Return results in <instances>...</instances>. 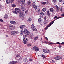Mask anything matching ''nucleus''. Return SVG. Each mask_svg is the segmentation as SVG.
Returning a JSON list of instances; mask_svg holds the SVG:
<instances>
[{"instance_id": "f257e3e1", "label": "nucleus", "mask_w": 64, "mask_h": 64, "mask_svg": "<svg viewBox=\"0 0 64 64\" xmlns=\"http://www.w3.org/2000/svg\"><path fill=\"white\" fill-rule=\"evenodd\" d=\"M18 33L19 32L17 31H12L11 32V34L12 35H15Z\"/></svg>"}, {"instance_id": "f03ea898", "label": "nucleus", "mask_w": 64, "mask_h": 64, "mask_svg": "<svg viewBox=\"0 0 64 64\" xmlns=\"http://www.w3.org/2000/svg\"><path fill=\"white\" fill-rule=\"evenodd\" d=\"M31 27L32 30L33 31H37V29H36V28H35V26L34 25H32L31 26Z\"/></svg>"}, {"instance_id": "7ed1b4c3", "label": "nucleus", "mask_w": 64, "mask_h": 64, "mask_svg": "<svg viewBox=\"0 0 64 64\" xmlns=\"http://www.w3.org/2000/svg\"><path fill=\"white\" fill-rule=\"evenodd\" d=\"M24 41V43L26 44L28 42V39L26 38H24L23 39Z\"/></svg>"}, {"instance_id": "20e7f679", "label": "nucleus", "mask_w": 64, "mask_h": 64, "mask_svg": "<svg viewBox=\"0 0 64 64\" xmlns=\"http://www.w3.org/2000/svg\"><path fill=\"white\" fill-rule=\"evenodd\" d=\"M33 49L36 52L39 51V48L36 46H34L33 47Z\"/></svg>"}, {"instance_id": "39448f33", "label": "nucleus", "mask_w": 64, "mask_h": 64, "mask_svg": "<svg viewBox=\"0 0 64 64\" xmlns=\"http://www.w3.org/2000/svg\"><path fill=\"white\" fill-rule=\"evenodd\" d=\"M18 63V62L16 61L14 62L13 61L10 62H9L8 64H16V63Z\"/></svg>"}, {"instance_id": "423d86ee", "label": "nucleus", "mask_w": 64, "mask_h": 64, "mask_svg": "<svg viewBox=\"0 0 64 64\" xmlns=\"http://www.w3.org/2000/svg\"><path fill=\"white\" fill-rule=\"evenodd\" d=\"M20 35H22H22H23V34H25L24 31L23 30H20Z\"/></svg>"}, {"instance_id": "0eeeda50", "label": "nucleus", "mask_w": 64, "mask_h": 64, "mask_svg": "<svg viewBox=\"0 0 64 64\" xmlns=\"http://www.w3.org/2000/svg\"><path fill=\"white\" fill-rule=\"evenodd\" d=\"M8 28L10 29H11V30H12L13 29V26L12 25L10 24L8 26Z\"/></svg>"}, {"instance_id": "6e6552de", "label": "nucleus", "mask_w": 64, "mask_h": 64, "mask_svg": "<svg viewBox=\"0 0 64 64\" xmlns=\"http://www.w3.org/2000/svg\"><path fill=\"white\" fill-rule=\"evenodd\" d=\"M20 18L21 17H23L24 16V15H23V13L22 12H21L20 13Z\"/></svg>"}, {"instance_id": "1a4fd4ad", "label": "nucleus", "mask_w": 64, "mask_h": 64, "mask_svg": "<svg viewBox=\"0 0 64 64\" xmlns=\"http://www.w3.org/2000/svg\"><path fill=\"white\" fill-rule=\"evenodd\" d=\"M56 10L58 11H59V9H60V7L56 5Z\"/></svg>"}, {"instance_id": "9d476101", "label": "nucleus", "mask_w": 64, "mask_h": 64, "mask_svg": "<svg viewBox=\"0 0 64 64\" xmlns=\"http://www.w3.org/2000/svg\"><path fill=\"white\" fill-rule=\"evenodd\" d=\"M10 23L12 24H16V22L15 21L12 20L10 22Z\"/></svg>"}, {"instance_id": "9b49d317", "label": "nucleus", "mask_w": 64, "mask_h": 64, "mask_svg": "<svg viewBox=\"0 0 64 64\" xmlns=\"http://www.w3.org/2000/svg\"><path fill=\"white\" fill-rule=\"evenodd\" d=\"M43 23L44 24H47L48 23V20H44V21Z\"/></svg>"}, {"instance_id": "f8f14e48", "label": "nucleus", "mask_w": 64, "mask_h": 64, "mask_svg": "<svg viewBox=\"0 0 64 64\" xmlns=\"http://www.w3.org/2000/svg\"><path fill=\"white\" fill-rule=\"evenodd\" d=\"M50 12H53L54 11V8H50Z\"/></svg>"}, {"instance_id": "ddd939ff", "label": "nucleus", "mask_w": 64, "mask_h": 64, "mask_svg": "<svg viewBox=\"0 0 64 64\" xmlns=\"http://www.w3.org/2000/svg\"><path fill=\"white\" fill-rule=\"evenodd\" d=\"M24 27H25V26L24 25H22L20 26V29H22L23 30L24 28Z\"/></svg>"}, {"instance_id": "4468645a", "label": "nucleus", "mask_w": 64, "mask_h": 64, "mask_svg": "<svg viewBox=\"0 0 64 64\" xmlns=\"http://www.w3.org/2000/svg\"><path fill=\"white\" fill-rule=\"evenodd\" d=\"M34 37V36H33V34H30V38H33Z\"/></svg>"}, {"instance_id": "2eb2a0df", "label": "nucleus", "mask_w": 64, "mask_h": 64, "mask_svg": "<svg viewBox=\"0 0 64 64\" xmlns=\"http://www.w3.org/2000/svg\"><path fill=\"white\" fill-rule=\"evenodd\" d=\"M57 16H56L54 17V19H56V18H57V19H59V18H62V17L60 16L58 17Z\"/></svg>"}, {"instance_id": "dca6fc26", "label": "nucleus", "mask_w": 64, "mask_h": 64, "mask_svg": "<svg viewBox=\"0 0 64 64\" xmlns=\"http://www.w3.org/2000/svg\"><path fill=\"white\" fill-rule=\"evenodd\" d=\"M16 11L17 12H19L20 11V9L18 8H15Z\"/></svg>"}, {"instance_id": "f3484780", "label": "nucleus", "mask_w": 64, "mask_h": 64, "mask_svg": "<svg viewBox=\"0 0 64 64\" xmlns=\"http://www.w3.org/2000/svg\"><path fill=\"white\" fill-rule=\"evenodd\" d=\"M58 60H60L62 58V57L61 56H58Z\"/></svg>"}, {"instance_id": "a211bd4d", "label": "nucleus", "mask_w": 64, "mask_h": 64, "mask_svg": "<svg viewBox=\"0 0 64 64\" xmlns=\"http://www.w3.org/2000/svg\"><path fill=\"white\" fill-rule=\"evenodd\" d=\"M4 18L6 19L8 18V15L6 14H5L4 16Z\"/></svg>"}, {"instance_id": "6ab92c4d", "label": "nucleus", "mask_w": 64, "mask_h": 64, "mask_svg": "<svg viewBox=\"0 0 64 64\" xmlns=\"http://www.w3.org/2000/svg\"><path fill=\"white\" fill-rule=\"evenodd\" d=\"M10 0H6V3L7 4H9L10 3Z\"/></svg>"}, {"instance_id": "aec40b11", "label": "nucleus", "mask_w": 64, "mask_h": 64, "mask_svg": "<svg viewBox=\"0 0 64 64\" xmlns=\"http://www.w3.org/2000/svg\"><path fill=\"white\" fill-rule=\"evenodd\" d=\"M50 53V50L46 49V53Z\"/></svg>"}, {"instance_id": "412c9836", "label": "nucleus", "mask_w": 64, "mask_h": 64, "mask_svg": "<svg viewBox=\"0 0 64 64\" xmlns=\"http://www.w3.org/2000/svg\"><path fill=\"white\" fill-rule=\"evenodd\" d=\"M50 62L51 63H55V61L54 60H51L50 61Z\"/></svg>"}, {"instance_id": "4be33fe9", "label": "nucleus", "mask_w": 64, "mask_h": 64, "mask_svg": "<svg viewBox=\"0 0 64 64\" xmlns=\"http://www.w3.org/2000/svg\"><path fill=\"white\" fill-rule=\"evenodd\" d=\"M21 9H22V10L23 11H25V8L24 7H23L22 8H20Z\"/></svg>"}, {"instance_id": "5701e85b", "label": "nucleus", "mask_w": 64, "mask_h": 64, "mask_svg": "<svg viewBox=\"0 0 64 64\" xmlns=\"http://www.w3.org/2000/svg\"><path fill=\"white\" fill-rule=\"evenodd\" d=\"M32 21V20L31 18H29L28 20V22H31Z\"/></svg>"}, {"instance_id": "b1692460", "label": "nucleus", "mask_w": 64, "mask_h": 64, "mask_svg": "<svg viewBox=\"0 0 64 64\" xmlns=\"http://www.w3.org/2000/svg\"><path fill=\"white\" fill-rule=\"evenodd\" d=\"M36 6V4L35 3V2H33L32 3V6L33 7H34V6Z\"/></svg>"}, {"instance_id": "393cba45", "label": "nucleus", "mask_w": 64, "mask_h": 64, "mask_svg": "<svg viewBox=\"0 0 64 64\" xmlns=\"http://www.w3.org/2000/svg\"><path fill=\"white\" fill-rule=\"evenodd\" d=\"M25 34L27 35H29V34H30V32H29L28 31L27 32H26Z\"/></svg>"}, {"instance_id": "a878e982", "label": "nucleus", "mask_w": 64, "mask_h": 64, "mask_svg": "<svg viewBox=\"0 0 64 64\" xmlns=\"http://www.w3.org/2000/svg\"><path fill=\"white\" fill-rule=\"evenodd\" d=\"M42 10L43 12H45L46 10V8H44L42 9Z\"/></svg>"}, {"instance_id": "bb28decb", "label": "nucleus", "mask_w": 64, "mask_h": 64, "mask_svg": "<svg viewBox=\"0 0 64 64\" xmlns=\"http://www.w3.org/2000/svg\"><path fill=\"white\" fill-rule=\"evenodd\" d=\"M33 7L34 8V9H35V10H36V9H37V8L36 6H33Z\"/></svg>"}, {"instance_id": "cd10ccee", "label": "nucleus", "mask_w": 64, "mask_h": 64, "mask_svg": "<svg viewBox=\"0 0 64 64\" xmlns=\"http://www.w3.org/2000/svg\"><path fill=\"white\" fill-rule=\"evenodd\" d=\"M47 49H44L43 50V51L44 53H46V51Z\"/></svg>"}, {"instance_id": "c85d7f7f", "label": "nucleus", "mask_w": 64, "mask_h": 64, "mask_svg": "<svg viewBox=\"0 0 64 64\" xmlns=\"http://www.w3.org/2000/svg\"><path fill=\"white\" fill-rule=\"evenodd\" d=\"M31 2L30 1V0H29L27 4H28V5H30L31 3Z\"/></svg>"}, {"instance_id": "c756f323", "label": "nucleus", "mask_w": 64, "mask_h": 64, "mask_svg": "<svg viewBox=\"0 0 64 64\" xmlns=\"http://www.w3.org/2000/svg\"><path fill=\"white\" fill-rule=\"evenodd\" d=\"M12 7L14 8V7H16V5L15 4H13L12 5Z\"/></svg>"}, {"instance_id": "7c9ffc66", "label": "nucleus", "mask_w": 64, "mask_h": 64, "mask_svg": "<svg viewBox=\"0 0 64 64\" xmlns=\"http://www.w3.org/2000/svg\"><path fill=\"white\" fill-rule=\"evenodd\" d=\"M54 21H52V22H51L50 23V25H52V24H53V23H54Z\"/></svg>"}, {"instance_id": "2f4dec72", "label": "nucleus", "mask_w": 64, "mask_h": 64, "mask_svg": "<svg viewBox=\"0 0 64 64\" xmlns=\"http://www.w3.org/2000/svg\"><path fill=\"white\" fill-rule=\"evenodd\" d=\"M16 56L17 57H19L20 56V54H17L16 55Z\"/></svg>"}, {"instance_id": "473e14b6", "label": "nucleus", "mask_w": 64, "mask_h": 64, "mask_svg": "<svg viewBox=\"0 0 64 64\" xmlns=\"http://www.w3.org/2000/svg\"><path fill=\"white\" fill-rule=\"evenodd\" d=\"M38 22H41L42 20L41 18H40L38 19Z\"/></svg>"}, {"instance_id": "72a5a7b5", "label": "nucleus", "mask_w": 64, "mask_h": 64, "mask_svg": "<svg viewBox=\"0 0 64 64\" xmlns=\"http://www.w3.org/2000/svg\"><path fill=\"white\" fill-rule=\"evenodd\" d=\"M28 30H27V29H25L24 30V33H26V32H28Z\"/></svg>"}, {"instance_id": "f704fd0d", "label": "nucleus", "mask_w": 64, "mask_h": 64, "mask_svg": "<svg viewBox=\"0 0 64 64\" xmlns=\"http://www.w3.org/2000/svg\"><path fill=\"white\" fill-rule=\"evenodd\" d=\"M54 59H55V60H58V56L54 57Z\"/></svg>"}, {"instance_id": "c9c22d12", "label": "nucleus", "mask_w": 64, "mask_h": 64, "mask_svg": "<svg viewBox=\"0 0 64 64\" xmlns=\"http://www.w3.org/2000/svg\"><path fill=\"white\" fill-rule=\"evenodd\" d=\"M38 39V37L36 36L34 38V40H37Z\"/></svg>"}, {"instance_id": "e433bc0d", "label": "nucleus", "mask_w": 64, "mask_h": 64, "mask_svg": "<svg viewBox=\"0 0 64 64\" xmlns=\"http://www.w3.org/2000/svg\"><path fill=\"white\" fill-rule=\"evenodd\" d=\"M47 13L48 15V16H50V14L49 13V11H47Z\"/></svg>"}, {"instance_id": "4c0bfd02", "label": "nucleus", "mask_w": 64, "mask_h": 64, "mask_svg": "<svg viewBox=\"0 0 64 64\" xmlns=\"http://www.w3.org/2000/svg\"><path fill=\"white\" fill-rule=\"evenodd\" d=\"M13 12V13H14V14H17L16 11H14Z\"/></svg>"}, {"instance_id": "58836bf2", "label": "nucleus", "mask_w": 64, "mask_h": 64, "mask_svg": "<svg viewBox=\"0 0 64 64\" xmlns=\"http://www.w3.org/2000/svg\"><path fill=\"white\" fill-rule=\"evenodd\" d=\"M40 14L41 15H42V16L44 15V13L42 12H41Z\"/></svg>"}, {"instance_id": "ea45409f", "label": "nucleus", "mask_w": 64, "mask_h": 64, "mask_svg": "<svg viewBox=\"0 0 64 64\" xmlns=\"http://www.w3.org/2000/svg\"><path fill=\"white\" fill-rule=\"evenodd\" d=\"M42 57H43V58H46V57L45 56V55L44 54H42Z\"/></svg>"}, {"instance_id": "a19ab883", "label": "nucleus", "mask_w": 64, "mask_h": 64, "mask_svg": "<svg viewBox=\"0 0 64 64\" xmlns=\"http://www.w3.org/2000/svg\"><path fill=\"white\" fill-rule=\"evenodd\" d=\"M57 1L56 0H52V2L54 3H56Z\"/></svg>"}, {"instance_id": "79ce46f5", "label": "nucleus", "mask_w": 64, "mask_h": 64, "mask_svg": "<svg viewBox=\"0 0 64 64\" xmlns=\"http://www.w3.org/2000/svg\"><path fill=\"white\" fill-rule=\"evenodd\" d=\"M26 0H22V3H24L25 2Z\"/></svg>"}, {"instance_id": "37998d69", "label": "nucleus", "mask_w": 64, "mask_h": 64, "mask_svg": "<svg viewBox=\"0 0 64 64\" xmlns=\"http://www.w3.org/2000/svg\"><path fill=\"white\" fill-rule=\"evenodd\" d=\"M46 4V2H42V4L43 5H45Z\"/></svg>"}, {"instance_id": "c03bdc74", "label": "nucleus", "mask_w": 64, "mask_h": 64, "mask_svg": "<svg viewBox=\"0 0 64 64\" xmlns=\"http://www.w3.org/2000/svg\"><path fill=\"white\" fill-rule=\"evenodd\" d=\"M18 1L19 2V3H21L22 2V0H18Z\"/></svg>"}, {"instance_id": "a18cd8bd", "label": "nucleus", "mask_w": 64, "mask_h": 64, "mask_svg": "<svg viewBox=\"0 0 64 64\" xmlns=\"http://www.w3.org/2000/svg\"><path fill=\"white\" fill-rule=\"evenodd\" d=\"M27 35L26 34L24 35H23V36L24 37H27Z\"/></svg>"}, {"instance_id": "49530a36", "label": "nucleus", "mask_w": 64, "mask_h": 64, "mask_svg": "<svg viewBox=\"0 0 64 64\" xmlns=\"http://www.w3.org/2000/svg\"><path fill=\"white\" fill-rule=\"evenodd\" d=\"M37 12H40V9H38L37 10Z\"/></svg>"}, {"instance_id": "de8ad7c7", "label": "nucleus", "mask_w": 64, "mask_h": 64, "mask_svg": "<svg viewBox=\"0 0 64 64\" xmlns=\"http://www.w3.org/2000/svg\"><path fill=\"white\" fill-rule=\"evenodd\" d=\"M0 21L1 22H3V20H2V19H1L0 20Z\"/></svg>"}, {"instance_id": "09e8293b", "label": "nucleus", "mask_w": 64, "mask_h": 64, "mask_svg": "<svg viewBox=\"0 0 64 64\" xmlns=\"http://www.w3.org/2000/svg\"><path fill=\"white\" fill-rule=\"evenodd\" d=\"M51 24H50L48 25L47 26L48 27H50V26H51Z\"/></svg>"}, {"instance_id": "8fccbe9b", "label": "nucleus", "mask_w": 64, "mask_h": 64, "mask_svg": "<svg viewBox=\"0 0 64 64\" xmlns=\"http://www.w3.org/2000/svg\"><path fill=\"white\" fill-rule=\"evenodd\" d=\"M48 43H49V44H53V43L52 42H48Z\"/></svg>"}, {"instance_id": "3c124183", "label": "nucleus", "mask_w": 64, "mask_h": 64, "mask_svg": "<svg viewBox=\"0 0 64 64\" xmlns=\"http://www.w3.org/2000/svg\"><path fill=\"white\" fill-rule=\"evenodd\" d=\"M60 45H63L64 44V42H62L60 44Z\"/></svg>"}, {"instance_id": "603ef678", "label": "nucleus", "mask_w": 64, "mask_h": 64, "mask_svg": "<svg viewBox=\"0 0 64 64\" xmlns=\"http://www.w3.org/2000/svg\"><path fill=\"white\" fill-rule=\"evenodd\" d=\"M60 11H62V8L61 7L60 8Z\"/></svg>"}, {"instance_id": "864d4df0", "label": "nucleus", "mask_w": 64, "mask_h": 64, "mask_svg": "<svg viewBox=\"0 0 64 64\" xmlns=\"http://www.w3.org/2000/svg\"><path fill=\"white\" fill-rule=\"evenodd\" d=\"M28 46H29V47L30 46H31V44H28Z\"/></svg>"}, {"instance_id": "5fc2aeb1", "label": "nucleus", "mask_w": 64, "mask_h": 64, "mask_svg": "<svg viewBox=\"0 0 64 64\" xmlns=\"http://www.w3.org/2000/svg\"><path fill=\"white\" fill-rule=\"evenodd\" d=\"M56 44H61V43H60V42H57L56 43Z\"/></svg>"}, {"instance_id": "6e6d98bb", "label": "nucleus", "mask_w": 64, "mask_h": 64, "mask_svg": "<svg viewBox=\"0 0 64 64\" xmlns=\"http://www.w3.org/2000/svg\"><path fill=\"white\" fill-rule=\"evenodd\" d=\"M64 16V13L62 14H61V16Z\"/></svg>"}, {"instance_id": "4d7b16f0", "label": "nucleus", "mask_w": 64, "mask_h": 64, "mask_svg": "<svg viewBox=\"0 0 64 64\" xmlns=\"http://www.w3.org/2000/svg\"><path fill=\"white\" fill-rule=\"evenodd\" d=\"M29 61H32V60L31 59H30L29 60Z\"/></svg>"}, {"instance_id": "13d9d810", "label": "nucleus", "mask_w": 64, "mask_h": 64, "mask_svg": "<svg viewBox=\"0 0 64 64\" xmlns=\"http://www.w3.org/2000/svg\"><path fill=\"white\" fill-rule=\"evenodd\" d=\"M44 20H46V17H44Z\"/></svg>"}, {"instance_id": "bf43d9fd", "label": "nucleus", "mask_w": 64, "mask_h": 64, "mask_svg": "<svg viewBox=\"0 0 64 64\" xmlns=\"http://www.w3.org/2000/svg\"><path fill=\"white\" fill-rule=\"evenodd\" d=\"M48 26H47L45 28V29L46 30H47V29H48Z\"/></svg>"}, {"instance_id": "052dcab7", "label": "nucleus", "mask_w": 64, "mask_h": 64, "mask_svg": "<svg viewBox=\"0 0 64 64\" xmlns=\"http://www.w3.org/2000/svg\"><path fill=\"white\" fill-rule=\"evenodd\" d=\"M27 12H28V11L26 10L25 11V13H27Z\"/></svg>"}, {"instance_id": "680f3d73", "label": "nucleus", "mask_w": 64, "mask_h": 64, "mask_svg": "<svg viewBox=\"0 0 64 64\" xmlns=\"http://www.w3.org/2000/svg\"><path fill=\"white\" fill-rule=\"evenodd\" d=\"M45 38H46V40H48V38H47V37H46Z\"/></svg>"}, {"instance_id": "e2e57ef3", "label": "nucleus", "mask_w": 64, "mask_h": 64, "mask_svg": "<svg viewBox=\"0 0 64 64\" xmlns=\"http://www.w3.org/2000/svg\"><path fill=\"white\" fill-rule=\"evenodd\" d=\"M62 47V46L60 45H59V48H61Z\"/></svg>"}, {"instance_id": "0e129e2a", "label": "nucleus", "mask_w": 64, "mask_h": 64, "mask_svg": "<svg viewBox=\"0 0 64 64\" xmlns=\"http://www.w3.org/2000/svg\"><path fill=\"white\" fill-rule=\"evenodd\" d=\"M11 2H13L14 1V0H11Z\"/></svg>"}, {"instance_id": "69168bd1", "label": "nucleus", "mask_w": 64, "mask_h": 64, "mask_svg": "<svg viewBox=\"0 0 64 64\" xmlns=\"http://www.w3.org/2000/svg\"><path fill=\"white\" fill-rule=\"evenodd\" d=\"M58 0L59 2H62V0Z\"/></svg>"}, {"instance_id": "338daca9", "label": "nucleus", "mask_w": 64, "mask_h": 64, "mask_svg": "<svg viewBox=\"0 0 64 64\" xmlns=\"http://www.w3.org/2000/svg\"><path fill=\"white\" fill-rule=\"evenodd\" d=\"M6 37H8V36L6 35Z\"/></svg>"}, {"instance_id": "774afa93", "label": "nucleus", "mask_w": 64, "mask_h": 64, "mask_svg": "<svg viewBox=\"0 0 64 64\" xmlns=\"http://www.w3.org/2000/svg\"><path fill=\"white\" fill-rule=\"evenodd\" d=\"M62 4H64V2H62Z\"/></svg>"}]
</instances>
